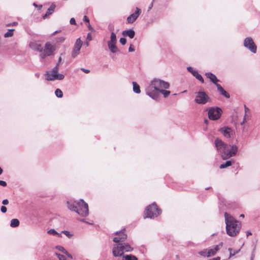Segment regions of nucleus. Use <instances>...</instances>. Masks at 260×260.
Segmentation results:
<instances>
[{"label": "nucleus", "instance_id": "nucleus-1", "mask_svg": "<svg viewBox=\"0 0 260 260\" xmlns=\"http://www.w3.org/2000/svg\"><path fill=\"white\" fill-rule=\"evenodd\" d=\"M217 151L223 159H228L236 155L238 148L235 145H228L221 139L216 138L214 142Z\"/></svg>", "mask_w": 260, "mask_h": 260}, {"label": "nucleus", "instance_id": "nucleus-2", "mask_svg": "<svg viewBox=\"0 0 260 260\" xmlns=\"http://www.w3.org/2000/svg\"><path fill=\"white\" fill-rule=\"evenodd\" d=\"M170 84L162 80L155 78L151 81L150 84L146 88L147 95L156 101L159 98V91L161 89H169Z\"/></svg>", "mask_w": 260, "mask_h": 260}, {"label": "nucleus", "instance_id": "nucleus-3", "mask_svg": "<svg viewBox=\"0 0 260 260\" xmlns=\"http://www.w3.org/2000/svg\"><path fill=\"white\" fill-rule=\"evenodd\" d=\"M67 204L70 210L76 212L81 216L85 217L89 214L88 204L82 199L77 202L68 201Z\"/></svg>", "mask_w": 260, "mask_h": 260}, {"label": "nucleus", "instance_id": "nucleus-4", "mask_svg": "<svg viewBox=\"0 0 260 260\" xmlns=\"http://www.w3.org/2000/svg\"><path fill=\"white\" fill-rule=\"evenodd\" d=\"M161 213V210L158 207L156 204L154 202L146 208L144 213V217L145 218H154L159 215Z\"/></svg>", "mask_w": 260, "mask_h": 260}, {"label": "nucleus", "instance_id": "nucleus-5", "mask_svg": "<svg viewBox=\"0 0 260 260\" xmlns=\"http://www.w3.org/2000/svg\"><path fill=\"white\" fill-rule=\"evenodd\" d=\"M133 250L130 245L127 243H118L113 246L112 253L114 256H121L124 252H129Z\"/></svg>", "mask_w": 260, "mask_h": 260}, {"label": "nucleus", "instance_id": "nucleus-6", "mask_svg": "<svg viewBox=\"0 0 260 260\" xmlns=\"http://www.w3.org/2000/svg\"><path fill=\"white\" fill-rule=\"evenodd\" d=\"M58 63L52 69L51 71H48L45 74V79L47 81L62 80L64 79V76L62 74H59Z\"/></svg>", "mask_w": 260, "mask_h": 260}, {"label": "nucleus", "instance_id": "nucleus-7", "mask_svg": "<svg viewBox=\"0 0 260 260\" xmlns=\"http://www.w3.org/2000/svg\"><path fill=\"white\" fill-rule=\"evenodd\" d=\"M208 118L211 120H217L219 119L222 113V110L218 107H212L208 109Z\"/></svg>", "mask_w": 260, "mask_h": 260}, {"label": "nucleus", "instance_id": "nucleus-8", "mask_svg": "<svg viewBox=\"0 0 260 260\" xmlns=\"http://www.w3.org/2000/svg\"><path fill=\"white\" fill-rule=\"evenodd\" d=\"M211 101L209 96L204 91H199L194 99V102L200 105H205Z\"/></svg>", "mask_w": 260, "mask_h": 260}, {"label": "nucleus", "instance_id": "nucleus-9", "mask_svg": "<svg viewBox=\"0 0 260 260\" xmlns=\"http://www.w3.org/2000/svg\"><path fill=\"white\" fill-rule=\"evenodd\" d=\"M225 228H238L240 225V222L233 217L225 212L224 213Z\"/></svg>", "mask_w": 260, "mask_h": 260}, {"label": "nucleus", "instance_id": "nucleus-10", "mask_svg": "<svg viewBox=\"0 0 260 260\" xmlns=\"http://www.w3.org/2000/svg\"><path fill=\"white\" fill-rule=\"evenodd\" d=\"M117 42L116 35L112 31L111 34L110 40L108 41L107 45L110 51L113 53L118 51V49L116 45Z\"/></svg>", "mask_w": 260, "mask_h": 260}, {"label": "nucleus", "instance_id": "nucleus-11", "mask_svg": "<svg viewBox=\"0 0 260 260\" xmlns=\"http://www.w3.org/2000/svg\"><path fill=\"white\" fill-rule=\"evenodd\" d=\"M244 46L250 51L253 53H256L257 51V46L255 44L251 37L246 38L243 42Z\"/></svg>", "mask_w": 260, "mask_h": 260}, {"label": "nucleus", "instance_id": "nucleus-12", "mask_svg": "<svg viewBox=\"0 0 260 260\" xmlns=\"http://www.w3.org/2000/svg\"><path fill=\"white\" fill-rule=\"evenodd\" d=\"M55 50L54 47L50 43L47 42L45 44V48L43 49L40 57L42 59L45 58L47 56H50L53 54Z\"/></svg>", "mask_w": 260, "mask_h": 260}, {"label": "nucleus", "instance_id": "nucleus-13", "mask_svg": "<svg viewBox=\"0 0 260 260\" xmlns=\"http://www.w3.org/2000/svg\"><path fill=\"white\" fill-rule=\"evenodd\" d=\"M219 246H222V243L221 242L219 245L215 246L214 248L206 249L201 251L200 254L204 256L210 257L214 256L219 250Z\"/></svg>", "mask_w": 260, "mask_h": 260}, {"label": "nucleus", "instance_id": "nucleus-14", "mask_svg": "<svg viewBox=\"0 0 260 260\" xmlns=\"http://www.w3.org/2000/svg\"><path fill=\"white\" fill-rule=\"evenodd\" d=\"M113 241L117 243L122 242L127 239V234L125 233V229H122L119 232H116Z\"/></svg>", "mask_w": 260, "mask_h": 260}, {"label": "nucleus", "instance_id": "nucleus-15", "mask_svg": "<svg viewBox=\"0 0 260 260\" xmlns=\"http://www.w3.org/2000/svg\"><path fill=\"white\" fill-rule=\"evenodd\" d=\"M82 45V42L80 38L76 40L72 53L73 58L76 57L79 54Z\"/></svg>", "mask_w": 260, "mask_h": 260}, {"label": "nucleus", "instance_id": "nucleus-16", "mask_svg": "<svg viewBox=\"0 0 260 260\" xmlns=\"http://www.w3.org/2000/svg\"><path fill=\"white\" fill-rule=\"evenodd\" d=\"M141 13V10L138 8H136L135 12L130 15L127 18V22L128 23H134L136 19L138 18L139 16L140 15Z\"/></svg>", "mask_w": 260, "mask_h": 260}, {"label": "nucleus", "instance_id": "nucleus-17", "mask_svg": "<svg viewBox=\"0 0 260 260\" xmlns=\"http://www.w3.org/2000/svg\"><path fill=\"white\" fill-rule=\"evenodd\" d=\"M219 131L223 135L225 138H229L231 136L233 131L231 128L228 126H224L220 128Z\"/></svg>", "mask_w": 260, "mask_h": 260}, {"label": "nucleus", "instance_id": "nucleus-18", "mask_svg": "<svg viewBox=\"0 0 260 260\" xmlns=\"http://www.w3.org/2000/svg\"><path fill=\"white\" fill-rule=\"evenodd\" d=\"M29 46L31 49L35 51H37L38 52H42L43 50V47H42L41 44L36 42H30Z\"/></svg>", "mask_w": 260, "mask_h": 260}, {"label": "nucleus", "instance_id": "nucleus-19", "mask_svg": "<svg viewBox=\"0 0 260 260\" xmlns=\"http://www.w3.org/2000/svg\"><path fill=\"white\" fill-rule=\"evenodd\" d=\"M205 75L207 78H209L210 81L215 84L216 86L217 84H218L217 82H219V80L217 78L216 76L214 74L210 72H207L206 73Z\"/></svg>", "mask_w": 260, "mask_h": 260}, {"label": "nucleus", "instance_id": "nucleus-20", "mask_svg": "<svg viewBox=\"0 0 260 260\" xmlns=\"http://www.w3.org/2000/svg\"><path fill=\"white\" fill-rule=\"evenodd\" d=\"M226 233L231 237L237 236L240 231V229H226Z\"/></svg>", "mask_w": 260, "mask_h": 260}, {"label": "nucleus", "instance_id": "nucleus-21", "mask_svg": "<svg viewBox=\"0 0 260 260\" xmlns=\"http://www.w3.org/2000/svg\"><path fill=\"white\" fill-rule=\"evenodd\" d=\"M216 87L218 91L219 92L221 95L224 96L226 98H230V94L228 93L220 84H217Z\"/></svg>", "mask_w": 260, "mask_h": 260}, {"label": "nucleus", "instance_id": "nucleus-22", "mask_svg": "<svg viewBox=\"0 0 260 260\" xmlns=\"http://www.w3.org/2000/svg\"><path fill=\"white\" fill-rule=\"evenodd\" d=\"M55 8V5L54 4H52L50 7L48 9L46 13L43 16V18L44 19L47 18L48 16L51 15L53 12L54 11V9Z\"/></svg>", "mask_w": 260, "mask_h": 260}, {"label": "nucleus", "instance_id": "nucleus-23", "mask_svg": "<svg viewBox=\"0 0 260 260\" xmlns=\"http://www.w3.org/2000/svg\"><path fill=\"white\" fill-rule=\"evenodd\" d=\"M122 35L123 36H127L131 39H133L135 36V32L133 29H129L128 30L123 31Z\"/></svg>", "mask_w": 260, "mask_h": 260}, {"label": "nucleus", "instance_id": "nucleus-24", "mask_svg": "<svg viewBox=\"0 0 260 260\" xmlns=\"http://www.w3.org/2000/svg\"><path fill=\"white\" fill-rule=\"evenodd\" d=\"M56 248L58 249V250L61 251L63 253H64L66 254V255L68 256V257L70 258L71 259L72 258V256L62 246H57L56 247Z\"/></svg>", "mask_w": 260, "mask_h": 260}, {"label": "nucleus", "instance_id": "nucleus-25", "mask_svg": "<svg viewBox=\"0 0 260 260\" xmlns=\"http://www.w3.org/2000/svg\"><path fill=\"white\" fill-rule=\"evenodd\" d=\"M133 85L134 92L136 93H140L141 92L140 86L135 82H133Z\"/></svg>", "mask_w": 260, "mask_h": 260}, {"label": "nucleus", "instance_id": "nucleus-26", "mask_svg": "<svg viewBox=\"0 0 260 260\" xmlns=\"http://www.w3.org/2000/svg\"><path fill=\"white\" fill-rule=\"evenodd\" d=\"M233 162V160H228L225 162L221 164L219 168L220 169H224L225 168L230 167L232 165Z\"/></svg>", "mask_w": 260, "mask_h": 260}, {"label": "nucleus", "instance_id": "nucleus-27", "mask_svg": "<svg viewBox=\"0 0 260 260\" xmlns=\"http://www.w3.org/2000/svg\"><path fill=\"white\" fill-rule=\"evenodd\" d=\"M19 221L17 218L12 219L11 221L10 226L13 228L17 227L19 225Z\"/></svg>", "mask_w": 260, "mask_h": 260}, {"label": "nucleus", "instance_id": "nucleus-28", "mask_svg": "<svg viewBox=\"0 0 260 260\" xmlns=\"http://www.w3.org/2000/svg\"><path fill=\"white\" fill-rule=\"evenodd\" d=\"M119 260H138V258L134 255H127L123 256L121 259Z\"/></svg>", "mask_w": 260, "mask_h": 260}, {"label": "nucleus", "instance_id": "nucleus-29", "mask_svg": "<svg viewBox=\"0 0 260 260\" xmlns=\"http://www.w3.org/2000/svg\"><path fill=\"white\" fill-rule=\"evenodd\" d=\"M166 89H161L159 91V94L160 93L163 94L164 98H167L170 94L171 92L169 90H166Z\"/></svg>", "mask_w": 260, "mask_h": 260}, {"label": "nucleus", "instance_id": "nucleus-30", "mask_svg": "<svg viewBox=\"0 0 260 260\" xmlns=\"http://www.w3.org/2000/svg\"><path fill=\"white\" fill-rule=\"evenodd\" d=\"M229 251H230V256L231 257L238 253L239 252L240 249L234 250L232 248H229Z\"/></svg>", "mask_w": 260, "mask_h": 260}, {"label": "nucleus", "instance_id": "nucleus-31", "mask_svg": "<svg viewBox=\"0 0 260 260\" xmlns=\"http://www.w3.org/2000/svg\"><path fill=\"white\" fill-rule=\"evenodd\" d=\"M55 95L57 98H62L63 96V93L60 89H56L55 91Z\"/></svg>", "mask_w": 260, "mask_h": 260}, {"label": "nucleus", "instance_id": "nucleus-32", "mask_svg": "<svg viewBox=\"0 0 260 260\" xmlns=\"http://www.w3.org/2000/svg\"><path fill=\"white\" fill-rule=\"evenodd\" d=\"M13 29H9L6 33L5 34L4 37L5 38L12 37L13 35Z\"/></svg>", "mask_w": 260, "mask_h": 260}, {"label": "nucleus", "instance_id": "nucleus-33", "mask_svg": "<svg viewBox=\"0 0 260 260\" xmlns=\"http://www.w3.org/2000/svg\"><path fill=\"white\" fill-rule=\"evenodd\" d=\"M48 233L49 234H52L53 235H57L58 237L60 236V234H58L57 232H56L54 229H50L48 231Z\"/></svg>", "mask_w": 260, "mask_h": 260}, {"label": "nucleus", "instance_id": "nucleus-34", "mask_svg": "<svg viewBox=\"0 0 260 260\" xmlns=\"http://www.w3.org/2000/svg\"><path fill=\"white\" fill-rule=\"evenodd\" d=\"M56 255L57 256L59 260H67L66 256L62 254L56 253Z\"/></svg>", "mask_w": 260, "mask_h": 260}, {"label": "nucleus", "instance_id": "nucleus-35", "mask_svg": "<svg viewBox=\"0 0 260 260\" xmlns=\"http://www.w3.org/2000/svg\"><path fill=\"white\" fill-rule=\"evenodd\" d=\"M196 78L197 79L199 80L202 83H204V79L200 74H198Z\"/></svg>", "mask_w": 260, "mask_h": 260}, {"label": "nucleus", "instance_id": "nucleus-36", "mask_svg": "<svg viewBox=\"0 0 260 260\" xmlns=\"http://www.w3.org/2000/svg\"><path fill=\"white\" fill-rule=\"evenodd\" d=\"M65 40V38L63 37H59L56 38V42L57 43H62Z\"/></svg>", "mask_w": 260, "mask_h": 260}, {"label": "nucleus", "instance_id": "nucleus-37", "mask_svg": "<svg viewBox=\"0 0 260 260\" xmlns=\"http://www.w3.org/2000/svg\"><path fill=\"white\" fill-rule=\"evenodd\" d=\"M119 42L122 45H124L126 43V40L124 38H121L119 40Z\"/></svg>", "mask_w": 260, "mask_h": 260}, {"label": "nucleus", "instance_id": "nucleus-38", "mask_svg": "<svg viewBox=\"0 0 260 260\" xmlns=\"http://www.w3.org/2000/svg\"><path fill=\"white\" fill-rule=\"evenodd\" d=\"M62 233L67 237H71L73 235L70 233V232L67 231H64L62 232Z\"/></svg>", "mask_w": 260, "mask_h": 260}, {"label": "nucleus", "instance_id": "nucleus-39", "mask_svg": "<svg viewBox=\"0 0 260 260\" xmlns=\"http://www.w3.org/2000/svg\"><path fill=\"white\" fill-rule=\"evenodd\" d=\"M248 119H249V116H246V114H245L243 120L242 121V122H241V125H243L244 123H245V122H246V120Z\"/></svg>", "mask_w": 260, "mask_h": 260}, {"label": "nucleus", "instance_id": "nucleus-40", "mask_svg": "<svg viewBox=\"0 0 260 260\" xmlns=\"http://www.w3.org/2000/svg\"><path fill=\"white\" fill-rule=\"evenodd\" d=\"M7 208L5 207V206H2L1 208V211L2 213H6L7 212Z\"/></svg>", "mask_w": 260, "mask_h": 260}, {"label": "nucleus", "instance_id": "nucleus-41", "mask_svg": "<svg viewBox=\"0 0 260 260\" xmlns=\"http://www.w3.org/2000/svg\"><path fill=\"white\" fill-rule=\"evenodd\" d=\"M70 24H72V25H75V24H76V21H75V19L74 18H72L70 19Z\"/></svg>", "mask_w": 260, "mask_h": 260}, {"label": "nucleus", "instance_id": "nucleus-42", "mask_svg": "<svg viewBox=\"0 0 260 260\" xmlns=\"http://www.w3.org/2000/svg\"><path fill=\"white\" fill-rule=\"evenodd\" d=\"M0 185L3 186H6L7 183H6V182H5L4 181L0 180Z\"/></svg>", "mask_w": 260, "mask_h": 260}, {"label": "nucleus", "instance_id": "nucleus-43", "mask_svg": "<svg viewBox=\"0 0 260 260\" xmlns=\"http://www.w3.org/2000/svg\"><path fill=\"white\" fill-rule=\"evenodd\" d=\"M83 21L85 22H89V19L87 16L85 15L83 17Z\"/></svg>", "mask_w": 260, "mask_h": 260}, {"label": "nucleus", "instance_id": "nucleus-44", "mask_svg": "<svg viewBox=\"0 0 260 260\" xmlns=\"http://www.w3.org/2000/svg\"><path fill=\"white\" fill-rule=\"evenodd\" d=\"M187 70L188 72H189L190 73H191L192 74V73L193 72V71H194L195 70H194L191 67H188L187 68Z\"/></svg>", "mask_w": 260, "mask_h": 260}, {"label": "nucleus", "instance_id": "nucleus-45", "mask_svg": "<svg viewBox=\"0 0 260 260\" xmlns=\"http://www.w3.org/2000/svg\"><path fill=\"white\" fill-rule=\"evenodd\" d=\"M9 203V201L7 199H5L2 201V204L3 205H6Z\"/></svg>", "mask_w": 260, "mask_h": 260}, {"label": "nucleus", "instance_id": "nucleus-46", "mask_svg": "<svg viewBox=\"0 0 260 260\" xmlns=\"http://www.w3.org/2000/svg\"><path fill=\"white\" fill-rule=\"evenodd\" d=\"M134 51H135V49L133 47V45H131L128 48V51L129 52H134Z\"/></svg>", "mask_w": 260, "mask_h": 260}, {"label": "nucleus", "instance_id": "nucleus-47", "mask_svg": "<svg viewBox=\"0 0 260 260\" xmlns=\"http://www.w3.org/2000/svg\"><path fill=\"white\" fill-rule=\"evenodd\" d=\"M81 70L83 72L87 73V74L89 73L90 72V71L89 70L85 69L84 68H81Z\"/></svg>", "mask_w": 260, "mask_h": 260}, {"label": "nucleus", "instance_id": "nucleus-48", "mask_svg": "<svg viewBox=\"0 0 260 260\" xmlns=\"http://www.w3.org/2000/svg\"><path fill=\"white\" fill-rule=\"evenodd\" d=\"M244 109H245V114H246V116H248L247 115V113L249 111V109L248 108H247L245 105L244 106Z\"/></svg>", "mask_w": 260, "mask_h": 260}, {"label": "nucleus", "instance_id": "nucleus-49", "mask_svg": "<svg viewBox=\"0 0 260 260\" xmlns=\"http://www.w3.org/2000/svg\"><path fill=\"white\" fill-rule=\"evenodd\" d=\"M198 74H199V73L198 72V71H196V70H195L194 71H193V73H192V75L194 77H196L197 76V75H198Z\"/></svg>", "mask_w": 260, "mask_h": 260}, {"label": "nucleus", "instance_id": "nucleus-50", "mask_svg": "<svg viewBox=\"0 0 260 260\" xmlns=\"http://www.w3.org/2000/svg\"><path fill=\"white\" fill-rule=\"evenodd\" d=\"M155 0H152V2H151V4L150 5L149 8H148V11H149L150 9H152L153 7V3Z\"/></svg>", "mask_w": 260, "mask_h": 260}, {"label": "nucleus", "instance_id": "nucleus-51", "mask_svg": "<svg viewBox=\"0 0 260 260\" xmlns=\"http://www.w3.org/2000/svg\"><path fill=\"white\" fill-rule=\"evenodd\" d=\"M60 31H61V30H56V31H54V32L52 34V36H54V35H55V34H56L57 33H58V32H60Z\"/></svg>", "mask_w": 260, "mask_h": 260}, {"label": "nucleus", "instance_id": "nucleus-52", "mask_svg": "<svg viewBox=\"0 0 260 260\" xmlns=\"http://www.w3.org/2000/svg\"><path fill=\"white\" fill-rule=\"evenodd\" d=\"M211 260H220V257H215V258H212Z\"/></svg>", "mask_w": 260, "mask_h": 260}, {"label": "nucleus", "instance_id": "nucleus-53", "mask_svg": "<svg viewBox=\"0 0 260 260\" xmlns=\"http://www.w3.org/2000/svg\"><path fill=\"white\" fill-rule=\"evenodd\" d=\"M61 60H62L61 57H59L58 58V62H57V63H58V66L59 65V63L61 62Z\"/></svg>", "mask_w": 260, "mask_h": 260}, {"label": "nucleus", "instance_id": "nucleus-54", "mask_svg": "<svg viewBox=\"0 0 260 260\" xmlns=\"http://www.w3.org/2000/svg\"><path fill=\"white\" fill-rule=\"evenodd\" d=\"M252 235L251 232H247V237H248L249 235Z\"/></svg>", "mask_w": 260, "mask_h": 260}, {"label": "nucleus", "instance_id": "nucleus-55", "mask_svg": "<svg viewBox=\"0 0 260 260\" xmlns=\"http://www.w3.org/2000/svg\"><path fill=\"white\" fill-rule=\"evenodd\" d=\"M204 122L205 123L208 124V120L207 119H205L204 120Z\"/></svg>", "mask_w": 260, "mask_h": 260}, {"label": "nucleus", "instance_id": "nucleus-56", "mask_svg": "<svg viewBox=\"0 0 260 260\" xmlns=\"http://www.w3.org/2000/svg\"><path fill=\"white\" fill-rule=\"evenodd\" d=\"M3 173V170L0 167V175H1Z\"/></svg>", "mask_w": 260, "mask_h": 260}, {"label": "nucleus", "instance_id": "nucleus-57", "mask_svg": "<svg viewBox=\"0 0 260 260\" xmlns=\"http://www.w3.org/2000/svg\"><path fill=\"white\" fill-rule=\"evenodd\" d=\"M240 217H244V214H241V215H240Z\"/></svg>", "mask_w": 260, "mask_h": 260}, {"label": "nucleus", "instance_id": "nucleus-58", "mask_svg": "<svg viewBox=\"0 0 260 260\" xmlns=\"http://www.w3.org/2000/svg\"><path fill=\"white\" fill-rule=\"evenodd\" d=\"M34 6H35V7L37 6V5L35 3L34 4Z\"/></svg>", "mask_w": 260, "mask_h": 260}]
</instances>
